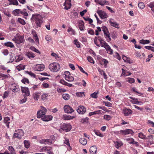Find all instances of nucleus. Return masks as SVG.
<instances>
[{
	"label": "nucleus",
	"mask_w": 154,
	"mask_h": 154,
	"mask_svg": "<svg viewBox=\"0 0 154 154\" xmlns=\"http://www.w3.org/2000/svg\"><path fill=\"white\" fill-rule=\"evenodd\" d=\"M49 68L52 72H57L60 69V66L58 63L54 62L49 65Z\"/></svg>",
	"instance_id": "nucleus-1"
},
{
	"label": "nucleus",
	"mask_w": 154,
	"mask_h": 154,
	"mask_svg": "<svg viewBox=\"0 0 154 154\" xmlns=\"http://www.w3.org/2000/svg\"><path fill=\"white\" fill-rule=\"evenodd\" d=\"M24 133L23 131L21 129H18L16 130L13 136V139L16 138L20 139L23 136Z\"/></svg>",
	"instance_id": "nucleus-2"
},
{
	"label": "nucleus",
	"mask_w": 154,
	"mask_h": 154,
	"mask_svg": "<svg viewBox=\"0 0 154 154\" xmlns=\"http://www.w3.org/2000/svg\"><path fill=\"white\" fill-rule=\"evenodd\" d=\"M101 28L105 35V38L107 39V41L109 42L111 41L110 34L107 27L106 26H103Z\"/></svg>",
	"instance_id": "nucleus-3"
},
{
	"label": "nucleus",
	"mask_w": 154,
	"mask_h": 154,
	"mask_svg": "<svg viewBox=\"0 0 154 154\" xmlns=\"http://www.w3.org/2000/svg\"><path fill=\"white\" fill-rule=\"evenodd\" d=\"M47 112V109L44 107H42L41 109L38 111L37 117L38 118H41L45 117V115Z\"/></svg>",
	"instance_id": "nucleus-4"
},
{
	"label": "nucleus",
	"mask_w": 154,
	"mask_h": 154,
	"mask_svg": "<svg viewBox=\"0 0 154 154\" xmlns=\"http://www.w3.org/2000/svg\"><path fill=\"white\" fill-rule=\"evenodd\" d=\"M104 45H102L101 47L104 48L108 53L110 54H112L113 53V51L111 48L109 46L108 44L106 42H104L103 43Z\"/></svg>",
	"instance_id": "nucleus-5"
},
{
	"label": "nucleus",
	"mask_w": 154,
	"mask_h": 154,
	"mask_svg": "<svg viewBox=\"0 0 154 154\" xmlns=\"http://www.w3.org/2000/svg\"><path fill=\"white\" fill-rule=\"evenodd\" d=\"M45 67L43 64H37L34 67V69L35 71H41L44 70Z\"/></svg>",
	"instance_id": "nucleus-6"
},
{
	"label": "nucleus",
	"mask_w": 154,
	"mask_h": 154,
	"mask_svg": "<svg viewBox=\"0 0 154 154\" xmlns=\"http://www.w3.org/2000/svg\"><path fill=\"white\" fill-rule=\"evenodd\" d=\"M61 128L66 132H68L71 129V125L69 124H64L61 126Z\"/></svg>",
	"instance_id": "nucleus-7"
},
{
	"label": "nucleus",
	"mask_w": 154,
	"mask_h": 154,
	"mask_svg": "<svg viewBox=\"0 0 154 154\" xmlns=\"http://www.w3.org/2000/svg\"><path fill=\"white\" fill-rule=\"evenodd\" d=\"M97 12L101 19H104L107 17L106 14L103 11L97 10Z\"/></svg>",
	"instance_id": "nucleus-8"
},
{
	"label": "nucleus",
	"mask_w": 154,
	"mask_h": 154,
	"mask_svg": "<svg viewBox=\"0 0 154 154\" xmlns=\"http://www.w3.org/2000/svg\"><path fill=\"white\" fill-rule=\"evenodd\" d=\"M65 112L68 113H72L74 111L73 109L68 105H65L64 107Z\"/></svg>",
	"instance_id": "nucleus-9"
},
{
	"label": "nucleus",
	"mask_w": 154,
	"mask_h": 154,
	"mask_svg": "<svg viewBox=\"0 0 154 154\" xmlns=\"http://www.w3.org/2000/svg\"><path fill=\"white\" fill-rule=\"evenodd\" d=\"M86 109L83 106H79L77 109V111L79 114H83L85 112Z\"/></svg>",
	"instance_id": "nucleus-10"
},
{
	"label": "nucleus",
	"mask_w": 154,
	"mask_h": 154,
	"mask_svg": "<svg viewBox=\"0 0 154 154\" xmlns=\"http://www.w3.org/2000/svg\"><path fill=\"white\" fill-rule=\"evenodd\" d=\"M21 89L22 93H24V95L26 96H28L30 95V92L28 88L21 87Z\"/></svg>",
	"instance_id": "nucleus-11"
},
{
	"label": "nucleus",
	"mask_w": 154,
	"mask_h": 154,
	"mask_svg": "<svg viewBox=\"0 0 154 154\" xmlns=\"http://www.w3.org/2000/svg\"><path fill=\"white\" fill-rule=\"evenodd\" d=\"M71 0H66L64 2L63 5L65 6L64 8L68 10L70 9L72 6L71 4Z\"/></svg>",
	"instance_id": "nucleus-12"
},
{
	"label": "nucleus",
	"mask_w": 154,
	"mask_h": 154,
	"mask_svg": "<svg viewBox=\"0 0 154 154\" xmlns=\"http://www.w3.org/2000/svg\"><path fill=\"white\" fill-rule=\"evenodd\" d=\"M133 133V131L130 129H127L125 130H122L120 131V133L124 135H127L129 134H132Z\"/></svg>",
	"instance_id": "nucleus-13"
},
{
	"label": "nucleus",
	"mask_w": 154,
	"mask_h": 154,
	"mask_svg": "<svg viewBox=\"0 0 154 154\" xmlns=\"http://www.w3.org/2000/svg\"><path fill=\"white\" fill-rule=\"evenodd\" d=\"M123 112L124 115L127 116L131 114L132 112V111L130 109L125 108L123 110Z\"/></svg>",
	"instance_id": "nucleus-14"
},
{
	"label": "nucleus",
	"mask_w": 154,
	"mask_h": 154,
	"mask_svg": "<svg viewBox=\"0 0 154 154\" xmlns=\"http://www.w3.org/2000/svg\"><path fill=\"white\" fill-rule=\"evenodd\" d=\"M45 117H43L42 119L44 121H48L52 120V116L51 115H45Z\"/></svg>",
	"instance_id": "nucleus-15"
},
{
	"label": "nucleus",
	"mask_w": 154,
	"mask_h": 154,
	"mask_svg": "<svg viewBox=\"0 0 154 154\" xmlns=\"http://www.w3.org/2000/svg\"><path fill=\"white\" fill-rule=\"evenodd\" d=\"M90 152L91 154H95L97 151V149L96 146H92L90 148Z\"/></svg>",
	"instance_id": "nucleus-16"
},
{
	"label": "nucleus",
	"mask_w": 154,
	"mask_h": 154,
	"mask_svg": "<svg viewBox=\"0 0 154 154\" xmlns=\"http://www.w3.org/2000/svg\"><path fill=\"white\" fill-rule=\"evenodd\" d=\"M35 23L38 26L40 27L41 24L42 23V20L36 18Z\"/></svg>",
	"instance_id": "nucleus-17"
},
{
	"label": "nucleus",
	"mask_w": 154,
	"mask_h": 154,
	"mask_svg": "<svg viewBox=\"0 0 154 154\" xmlns=\"http://www.w3.org/2000/svg\"><path fill=\"white\" fill-rule=\"evenodd\" d=\"M146 139H147L149 142L151 144L153 143V136L152 135H150L146 137Z\"/></svg>",
	"instance_id": "nucleus-18"
},
{
	"label": "nucleus",
	"mask_w": 154,
	"mask_h": 154,
	"mask_svg": "<svg viewBox=\"0 0 154 154\" xmlns=\"http://www.w3.org/2000/svg\"><path fill=\"white\" fill-rule=\"evenodd\" d=\"M98 70L101 75H103L104 76V79H107V76L106 75V74L105 72L103 70H102L100 68L98 69Z\"/></svg>",
	"instance_id": "nucleus-19"
},
{
	"label": "nucleus",
	"mask_w": 154,
	"mask_h": 154,
	"mask_svg": "<svg viewBox=\"0 0 154 154\" xmlns=\"http://www.w3.org/2000/svg\"><path fill=\"white\" fill-rule=\"evenodd\" d=\"M79 142L83 145H85L87 142V140L85 138H81L79 139Z\"/></svg>",
	"instance_id": "nucleus-20"
},
{
	"label": "nucleus",
	"mask_w": 154,
	"mask_h": 154,
	"mask_svg": "<svg viewBox=\"0 0 154 154\" xmlns=\"http://www.w3.org/2000/svg\"><path fill=\"white\" fill-rule=\"evenodd\" d=\"M74 118V117L73 116H70L66 115H63V118L65 120H70Z\"/></svg>",
	"instance_id": "nucleus-21"
},
{
	"label": "nucleus",
	"mask_w": 154,
	"mask_h": 154,
	"mask_svg": "<svg viewBox=\"0 0 154 154\" xmlns=\"http://www.w3.org/2000/svg\"><path fill=\"white\" fill-rule=\"evenodd\" d=\"M109 22L111 26L118 29L119 28V24L116 22H112L110 20L109 21Z\"/></svg>",
	"instance_id": "nucleus-22"
},
{
	"label": "nucleus",
	"mask_w": 154,
	"mask_h": 154,
	"mask_svg": "<svg viewBox=\"0 0 154 154\" xmlns=\"http://www.w3.org/2000/svg\"><path fill=\"white\" fill-rule=\"evenodd\" d=\"M26 56L29 58H34L35 57V55L31 51H28L26 53Z\"/></svg>",
	"instance_id": "nucleus-23"
},
{
	"label": "nucleus",
	"mask_w": 154,
	"mask_h": 154,
	"mask_svg": "<svg viewBox=\"0 0 154 154\" xmlns=\"http://www.w3.org/2000/svg\"><path fill=\"white\" fill-rule=\"evenodd\" d=\"M101 111L100 110H98L94 112H90L89 113V115L90 116H91L94 115L99 114L101 113Z\"/></svg>",
	"instance_id": "nucleus-24"
},
{
	"label": "nucleus",
	"mask_w": 154,
	"mask_h": 154,
	"mask_svg": "<svg viewBox=\"0 0 154 154\" xmlns=\"http://www.w3.org/2000/svg\"><path fill=\"white\" fill-rule=\"evenodd\" d=\"M5 45L7 47H9L11 48H13L14 45L11 42H8L5 43Z\"/></svg>",
	"instance_id": "nucleus-25"
},
{
	"label": "nucleus",
	"mask_w": 154,
	"mask_h": 154,
	"mask_svg": "<svg viewBox=\"0 0 154 154\" xmlns=\"http://www.w3.org/2000/svg\"><path fill=\"white\" fill-rule=\"evenodd\" d=\"M150 42V41L148 40L142 39L140 41V43L144 45L149 44Z\"/></svg>",
	"instance_id": "nucleus-26"
},
{
	"label": "nucleus",
	"mask_w": 154,
	"mask_h": 154,
	"mask_svg": "<svg viewBox=\"0 0 154 154\" xmlns=\"http://www.w3.org/2000/svg\"><path fill=\"white\" fill-rule=\"evenodd\" d=\"M8 149L11 152V153H9V154H15L14 149L12 146H9Z\"/></svg>",
	"instance_id": "nucleus-27"
},
{
	"label": "nucleus",
	"mask_w": 154,
	"mask_h": 154,
	"mask_svg": "<svg viewBox=\"0 0 154 154\" xmlns=\"http://www.w3.org/2000/svg\"><path fill=\"white\" fill-rule=\"evenodd\" d=\"M16 68L19 71L24 69L25 68V66L22 64H20L16 66Z\"/></svg>",
	"instance_id": "nucleus-28"
},
{
	"label": "nucleus",
	"mask_w": 154,
	"mask_h": 154,
	"mask_svg": "<svg viewBox=\"0 0 154 154\" xmlns=\"http://www.w3.org/2000/svg\"><path fill=\"white\" fill-rule=\"evenodd\" d=\"M89 119L88 117L82 119H81L80 122L83 124H87L88 122Z\"/></svg>",
	"instance_id": "nucleus-29"
},
{
	"label": "nucleus",
	"mask_w": 154,
	"mask_h": 154,
	"mask_svg": "<svg viewBox=\"0 0 154 154\" xmlns=\"http://www.w3.org/2000/svg\"><path fill=\"white\" fill-rule=\"evenodd\" d=\"M65 79L66 81L68 82H72L73 81L74 79V78L70 75L67 76V77H65Z\"/></svg>",
	"instance_id": "nucleus-30"
},
{
	"label": "nucleus",
	"mask_w": 154,
	"mask_h": 154,
	"mask_svg": "<svg viewBox=\"0 0 154 154\" xmlns=\"http://www.w3.org/2000/svg\"><path fill=\"white\" fill-rule=\"evenodd\" d=\"M18 41L16 42L17 44H20L23 42V37L20 36L17 37Z\"/></svg>",
	"instance_id": "nucleus-31"
},
{
	"label": "nucleus",
	"mask_w": 154,
	"mask_h": 154,
	"mask_svg": "<svg viewBox=\"0 0 154 154\" xmlns=\"http://www.w3.org/2000/svg\"><path fill=\"white\" fill-rule=\"evenodd\" d=\"M51 148L47 146H45L43 147L42 149L41 150L43 152H46L48 151L51 150Z\"/></svg>",
	"instance_id": "nucleus-32"
},
{
	"label": "nucleus",
	"mask_w": 154,
	"mask_h": 154,
	"mask_svg": "<svg viewBox=\"0 0 154 154\" xmlns=\"http://www.w3.org/2000/svg\"><path fill=\"white\" fill-rule=\"evenodd\" d=\"M115 146L117 149L119 148L122 145V143L121 142L116 141L114 143Z\"/></svg>",
	"instance_id": "nucleus-33"
},
{
	"label": "nucleus",
	"mask_w": 154,
	"mask_h": 154,
	"mask_svg": "<svg viewBox=\"0 0 154 154\" xmlns=\"http://www.w3.org/2000/svg\"><path fill=\"white\" fill-rule=\"evenodd\" d=\"M63 98L65 100H67L69 99V95L67 94H64L62 95Z\"/></svg>",
	"instance_id": "nucleus-34"
},
{
	"label": "nucleus",
	"mask_w": 154,
	"mask_h": 154,
	"mask_svg": "<svg viewBox=\"0 0 154 154\" xmlns=\"http://www.w3.org/2000/svg\"><path fill=\"white\" fill-rule=\"evenodd\" d=\"M79 27L80 30L82 31L84 30V23L83 22H82L81 23H79Z\"/></svg>",
	"instance_id": "nucleus-35"
},
{
	"label": "nucleus",
	"mask_w": 154,
	"mask_h": 154,
	"mask_svg": "<svg viewBox=\"0 0 154 154\" xmlns=\"http://www.w3.org/2000/svg\"><path fill=\"white\" fill-rule=\"evenodd\" d=\"M8 1L11 4L15 5H18V3L17 0H8Z\"/></svg>",
	"instance_id": "nucleus-36"
},
{
	"label": "nucleus",
	"mask_w": 154,
	"mask_h": 154,
	"mask_svg": "<svg viewBox=\"0 0 154 154\" xmlns=\"http://www.w3.org/2000/svg\"><path fill=\"white\" fill-rule=\"evenodd\" d=\"M25 147L26 148H28L30 146V144L28 141L25 140L24 141Z\"/></svg>",
	"instance_id": "nucleus-37"
},
{
	"label": "nucleus",
	"mask_w": 154,
	"mask_h": 154,
	"mask_svg": "<svg viewBox=\"0 0 154 154\" xmlns=\"http://www.w3.org/2000/svg\"><path fill=\"white\" fill-rule=\"evenodd\" d=\"M138 7L141 9H143L145 7V5L143 2H140L138 4Z\"/></svg>",
	"instance_id": "nucleus-38"
},
{
	"label": "nucleus",
	"mask_w": 154,
	"mask_h": 154,
	"mask_svg": "<svg viewBox=\"0 0 154 154\" xmlns=\"http://www.w3.org/2000/svg\"><path fill=\"white\" fill-rule=\"evenodd\" d=\"M74 44L76 45L77 47L78 48H79L80 47V43L78 41L77 39H75L74 40Z\"/></svg>",
	"instance_id": "nucleus-39"
},
{
	"label": "nucleus",
	"mask_w": 154,
	"mask_h": 154,
	"mask_svg": "<svg viewBox=\"0 0 154 154\" xmlns=\"http://www.w3.org/2000/svg\"><path fill=\"white\" fill-rule=\"evenodd\" d=\"M21 10L19 9H16L14 11V14L15 15H17V14H21Z\"/></svg>",
	"instance_id": "nucleus-40"
},
{
	"label": "nucleus",
	"mask_w": 154,
	"mask_h": 154,
	"mask_svg": "<svg viewBox=\"0 0 154 154\" xmlns=\"http://www.w3.org/2000/svg\"><path fill=\"white\" fill-rule=\"evenodd\" d=\"M18 21L22 25H24L26 24L24 20L21 18H19L18 19Z\"/></svg>",
	"instance_id": "nucleus-41"
},
{
	"label": "nucleus",
	"mask_w": 154,
	"mask_h": 154,
	"mask_svg": "<svg viewBox=\"0 0 154 154\" xmlns=\"http://www.w3.org/2000/svg\"><path fill=\"white\" fill-rule=\"evenodd\" d=\"M21 14L25 16H28V13L26 12V9H24L21 10Z\"/></svg>",
	"instance_id": "nucleus-42"
},
{
	"label": "nucleus",
	"mask_w": 154,
	"mask_h": 154,
	"mask_svg": "<svg viewBox=\"0 0 154 154\" xmlns=\"http://www.w3.org/2000/svg\"><path fill=\"white\" fill-rule=\"evenodd\" d=\"M139 137L143 139H146V136L142 133H139Z\"/></svg>",
	"instance_id": "nucleus-43"
},
{
	"label": "nucleus",
	"mask_w": 154,
	"mask_h": 154,
	"mask_svg": "<svg viewBox=\"0 0 154 154\" xmlns=\"http://www.w3.org/2000/svg\"><path fill=\"white\" fill-rule=\"evenodd\" d=\"M146 49L151 50L152 51L154 52V48L149 46H145L144 47Z\"/></svg>",
	"instance_id": "nucleus-44"
},
{
	"label": "nucleus",
	"mask_w": 154,
	"mask_h": 154,
	"mask_svg": "<svg viewBox=\"0 0 154 154\" xmlns=\"http://www.w3.org/2000/svg\"><path fill=\"white\" fill-rule=\"evenodd\" d=\"M26 73L30 75L31 77L34 78H35L36 77V75L31 72H29L27 71L26 72Z\"/></svg>",
	"instance_id": "nucleus-45"
},
{
	"label": "nucleus",
	"mask_w": 154,
	"mask_h": 154,
	"mask_svg": "<svg viewBox=\"0 0 154 154\" xmlns=\"http://www.w3.org/2000/svg\"><path fill=\"white\" fill-rule=\"evenodd\" d=\"M30 49L32 51H34L35 52L38 53H40V52L38 50L36 49L34 47L31 46L30 47Z\"/></svg>",
	"instance_id": "nucleus-46"
},
{
	"label": "nucleus",
	"mask_w": 154,
	"mask_h": 154,
	"mask_svg": "<svg viewBox=\"0 0 154 154\" xmlns=\"http://www.w3.org/2000/svg\"><path fill=\"white\" fill-rule=\"evenodd\" d=\"M147 6L152 9L154 8V2H151L148 4Z\"/></svg>",
	"instance_id": "nucleus-47"
},
{
	"label": "nucleus",
	"mask_w": 154,
	"mask_h": 154,
	"mask_svg": "<svg viewBox=\"0 0 154 154\" xmlns=\"http://www.w3.org/2000/svg\"><path fill=\"white\" fill-rule=\"evenodd\" d=\"M87 59L88 61L90 62V63H94V61L93 59L92 58V57H91L90 56H88L87 58Z\"/></svg>",
	"instance_id": "nucleus-48"
},
{
	"label": "nucleus",
	"mask_w": 154,
	"mask_h": 154,
	"mask_svg": "<svg viewBox=\"0 0 154 154\" xmlns=\"http://www.w3.org/2000/svg\"><path fill=\"white\" fill-rule=\"evenodd\" d=\"M103 117L104 119L107 121L111 119V117L110 116L107 115H104Z\"/></svg>",
	"instance_id": "nucleus-49"
},
{
	"label": "nucleus",
	"mask_w": 154,
	"mask_h": 154,
	"mask_svg": "<svg viewBox=\"0 0 154 154\" xmlns=\"http://www.w3.org/2000/svg\"><path fill=\"white\" fill-rule=\"evenodd\" d=\"M21 82L25 84L26 82L28 84H29V80L26 78H24L23 79H22L21 80Z\"/></svg>",
	"instance_id": "nucleus-50"
},
{
	"label": "nucleus",
	"mask_w": 154,
	"mask_h": 154,
	"mask_svg": "<svg viewBox=\"0 0 154 154\" xmlns=\"http://www.w3.org/2000/svg\"><path fill=\"white\" fill-rule=\"evenodd\" d=\"M94 42L95 44L98 47H100V45L98 44L97 41H98V38L97 37H96L94 38Z\"/></svg>",
	"instance_id": "nucleus-51"
},
{
	"label": "nucleus",
	"mask_w": 154,
	"mask_h": 154,
	"mask_svg": "<svg viewBox=\"0 0 154 154\" xmlns=\"http://www.w3.org/2000/svg\"><path fill=\"white\" fill-rule=\"evenodd\" d=\"M128 141V143L130 144H134V140L131 138H130L127 139Z\"/></svg>",
	"instance_id": "nucleus-52"
},
{
	"label": "nucleus",
	"mask_w": 154,
	"mask_h": 154,
	"mask_svg": "<svg viewBox=\"0 0 154 154\" xmlns=\"http://www.w3.org/2000/svg\"><path fill=\"white\" fill-rule=\"evenodd\" d=\"M140 103H143L140 101H138L137 100V98H135L133 100V103L134 104H138Z\"/></svg>",
	"instance_id": "nucleus-53"
},
{
	"label": "nucleus",
	"mask_w": 154,
	"mask_h": 154,
	"mask_svg": "<svg viewBox=\"0 0 154 154\" xmlns=\"http://www.w3.org/2000/svg\"><path fill=\"white\" fill-rule=\"evenodd\" d=\"M78 66L79 69H80V71L82 72L85 74H86L87 75H88V74L82 68V67L80 66H79L78 65Z\"/></svg>",
	"instance_id": "nucleus-54"
},
{
	"label": "nucleus",
	"mask_w": 154,
	"mask_h": 154,
	"mask_svg": "<svg viewBox=\"0 0 154 154\" xmlns=\"http://www.w3.org/2000/svg\"><path fill=\"white\" fill-rule=\"evenodd\" d=\"M76 95L78 97H83V96H85L83 92L77 93H76Z\"/></svg>",
	"instance_id": "nucleus-55"
},
{
	"label": "nucleus",
	"mask_w": 154,
	"mask_h": 154,
	"mask_svg": "<svg viewBox=\"0 0 154 154\" xmlns=\"http://www.w3.org/2000/svg\"><path fill=\"white\" fill-rule=\"evenodd\" d=\"M65 140H64V143L66 144L67 146H69L70 144L69 139L67 138H65Z\"/></svg>",
	"instance_id": "nucleus-56"
},
{
	"label": "nucleus",
	"mask_w": 154,
	"mask_h": 154,
	"mask_svg": "<svg viewBox=\"0 0 154 154\" xmlns=\"http://www.w3.org/2000/svg\"><path fill=\"white\" fill-rule=\"evenodd\" d=\"M39 94L38 93H36L34 95V98L36 100H38V98L39 97Z\"/></svg>",
	"instance_id": "nucleus-57"
},
{
	"label": "nucleus",
	"mask_w": 154,
	"mask_h": 154,
	"mask_svg": "<svg viewBox=\"0 0 154 154\" xmlns=\"http://www.w3.org/2000/svg\"><path fill=\"white\" fill-rule=\"evenodd\" d=\"M96 135L97 136H98L100 137H103V135L101 134L99 131H96L95 132Z\"/></svg>",
	"instance_id": "nucleus-58"
},
{
	"label": "nucleus",
	"mask_w": 154,
	"mask_h": 154,
	"mask_svg": "<svg viewBox=\"0 0 154 154\" xmlns=\"http://www.w3.org/2000/svg\"><path fill=\"white\" fill-rule=\"evenodd\" d=\"M97 93H96L95 92H94L91 95V96L93 98H96L97 97Z\"/></svg>",
	"instance_id": "nucleus-59"
},
{
	"label": "nucleus",
	"mask_w": 154,
	"mask_h": 154,
	"mask_svg": "<svg viewBox=\"0 0 154 154\" xmlns=\"http://www.w3.org/2000/svg\"><path fill=\"white\" fill-rule=\"evenodd\" d=\"M105 103V106L108 107H111L112 106V104L109 102H103Z\"/></svg>",
	"instance_id": "nucleus-60"
},
{
	"label": "nucleus",
	"mask_w": 154,
	"mask_h": 154,
	"mask_svg": "<svg viewBox=\"0 0 154 154\" xmlns=\"http://www.w3.org/2000/svg\"><path fill=\"white\" fill-rule=\"evenodd\" d=\"M2 53L4 55L6 56L8 54L9 52L8 50L5 49L3 51Z\"/></svg>",
	"instance_id": "nucleus-61"
},
{
	"label": "nucleus",
	"mask_w": 154,
	"mask_h": 154,
	"mask_svg": "<svg viewBox=\"0 0 154 154\" xmlns=\"http://www.w3.org/2000/svg\"><path fill=\"white\" fill-rule=\"evenodd\" d=\"M128 81L130 83H132L134 82V80L133 78H128Z\"/></svg>",
	"instance_id": "nucleus-62"
},
{
	"label": "nucleus",
	"mask_w": 154,
	"mask_h": 154,
	"mask_svg": "<svg viewBox=\"0 0 154 154\" xmlns=\"http://www.w3.org/2000/svg\"><path fill=\"white\" fill-rule=\"evenodd\" d=\"M153 57V55L152 54H150L148 56V58L146 60V62H149L150 60V58Z\"/></svg>",
	"instance_id": "nucleus-63"
},
{
	"label": "nucleus",
	"mask_w": 154,
	"mask_h": 154,
	"mask_svg": "<svg viewBox=\"0 0 154 154\" xmlns=\"http://www.w3.org/2000/svg\"><path fill=\"white\" fill-rule=\"evenodd\" d=\"M87 11V10L86 9L84 10L83 11L80 12V14L81 16L82 17L85 14V13H86Z\"/></svg>",
	"instance_id": "nucleus-64"
}]
</instances>
